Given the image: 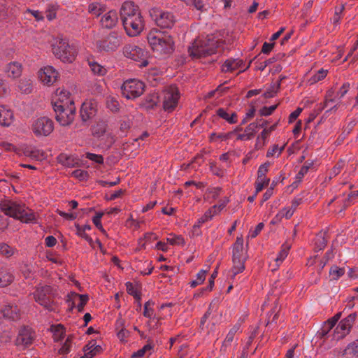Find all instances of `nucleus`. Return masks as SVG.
I'll return each mask as SVG.
<instances>
[{"label":"nucleus","mask_w":358,"mask_h":358,"mask_svg":"<svg viewBox=\"0 0 358 358\" xmlns=\"http://www.w3.org/2000/svg\"><path fill=\"white\" fill-rule=\"evenodd\" d=\"M120 18L126 33L129 36L138 35L144 24L138 6L133 1H125L120 8Z\"/></svg>","instance_id":"nucleus-1"},{"label":"nucleus","mask_w":358,"mask_h":358,"mask_svg":"<svg viewBox=\"0 0 358 358\" xmlns=\"http://www.w3.org/2000/svg\"><path fill=\"white\" fill-rule=\"evenodd\" d=\"M148 41L153 51L159 55H170L174 51L173 39L165 32H150Z\"/></svg>","instance_id":"nucleus-2"},{"label":"nucleus","mask_w":358,"mask_h":358,"mask_svg":"<svg viewBox=\"0 0 358 358\" xmlns=\"http://www.w3.org/2000/svg\"><path fill=\"white\" fill-rule=\"evenodd\" d=\"M0 209L6 215L20 220L22 222H31L36 219L34 213L24 205H20L11 201H1Z\"/></svg>","instance_id":"nucleus-3"},{"label":"nucleus","mask_w":358,"mask_h":358,"mask_svg":"<svg viewBox=\"0 0 358 358\" xmlns=\"http://www.w3.org/2000/svg\"><path fill=\"white\" fill-rule=\"evenodd\" d=\"M217 41L214 38L195 40L191 47H189V55L194 58L206 57L216 52Z\"/></svg>","instance_id":"nucleus-4"},{"label":"nucleus","mask_w":358,"mask_h":358,"mask_svg":"<svg viewBox=\"0 0 358 358\" xmlns=\"http://www.w3.org/2000/svg\"><path fill=\"white\" fill-rule=\"evenodd\" d=\"M247 259V253L243 252V238L238 237L232 249V278L245 270V262Z\"/></svg>","instance_id":"nucleus-5"},{"label":"nucleus","mask_w":358,"mask_h":358,"mask_svg":"<svg viewBox=\"0 0 358 358\" xmlns=\"http://www.w3.org/2000/svg\"><path fill=\"white\" fill-rule=\"evenodd\" d=\"M52 108L55 112V119L62 126H69L74 120L76 108L73 100L69 101V105L59 102H52Z\"/></svg>","instance_id":"nucleus-6"},{"label":"nucleus","mask_w":358,"mask_h":358,"mask_svg":"<svg viewBox=\"0 0 358 358\" xmlns=\"http://www.w3.org/2000/svg\"><path fill=\"white\" fill-rule=\"evenodd\" d=\"M52 52L55 55L63 62H73L77 55V50L73 45H70L65 39H60L53 45Z\"/></svg>","instance_id":"nucleus-7"},{"label":"nucleus","mask_w":358,"mask_h":358,"mask_svg":"<svg viewBox=\"0 0 358 358\" xmlns=\"http://www.w3.org/2000/svg\"><path fill=\"white\" fill-rule=\"evenodd\" d=\"M145 87L144 83L138 80H127L121 87L122 94L127 99H135L143 93Z\"/></svg>","instance_id":"nucleus-8"},{"label":"nucleus","mask_w":358,"mask_h":358,"mask_svg":"<svg viewBox=\"0 0 358 358\" xmlns=\"http://www.w3.org/2000/svg\"><path fill=\"white\" fill-rule=\"evenodd\" d=\"M121 44V37L116 31H111L108 36L96 41L99 51L114 52Z\"/></svg>","instance_id":"nucleus-9"},{"label":"nucleus","mask_w":358,"mask_h":358,"mask_svg":"<svg viewBox=\"0 0 358 358\" xmlns=\"http://www.w3.org/2000/svg\"><path fill=\"white\" fill-rule=\"evenodd\" d=\"M123 53L125 57L141 62L140 67H145L149 64L147 59L148 52L138 46L127 45L124 48Z\"/></svg>","instance_id":"nucleus-10"},{"label":"nucleus","mask_w":358,"mask_h":358,"mask_svg":"<svg viewBox=\"0 0 358 358\" xmlns=\"http://www.w3.org/2000/svg\"><path fill=\"white\" fill-rule=\"evenodd\" d=\"M31 129L36 136H48L54 130V122L48 117H41L34 122Z\"/></svg>","instance_id":"nucleus-11"},{"label":"nucleus","mask_w":358,"mask_h":358,"mask_svg":"<svg viewBox=\"0 0 358 358\" xmlns=\"http://www.w3.org/2000/svg\"><path fill=\"white\" fill-rule=\"evenodd\" d=\"M33 331L29 327H24L19 331L15 344L26 348L31 345L34 341Z\"/></svg>","instance_id":"nucleus-12"},{"label":"nucleus","mask_w":358,"mask_h":358,"mask_svg":"<svg viewBox=\"0 0 358 358\" xmlns=\"http://www.w3.org/2000/svg\"><path fill=\"white\" fill-rule=\"evenodd\" d=\"M153 12L156 16V23L159 27L162 28H171L173 26L175 18L172 13L158 10H154Z\"/></svg>","instance_id":"nucleus-13"},{"label":"nucleus","mask_w":358,"mask_h":358,"mask_svg":"<svg viewBox=\"0 0 358 358\" xmlns=\"http://www.w3.org/2000/svg\"><path fill=\"white\" fill-rule=\"evenodd\" d=\"M179 99V92L177 88L171 90V92H168L163 101V108L164 110L171 112L174 110L178 104Z\"/></svg>","instance_id":"nucleus-14"},{"label":"nucleus","mask_w":358,"mask_h":358,"mask_svg":"<svg viewBox=\"0 0 358 358\" xmlns=\"http://www.w3.org/2000/svg\"><path fill=\"white\" fill-rule=\"evenodd\" d=\"M96 111L95 103L91 101L84 102L81 106L80 111V116L83 122H86L87 120L94 117Z\"/></svg>","instance_id":"nucleus-15"},{"label":"nucleus","mask_w":358,"mask_h":358,"mask_svg":"<svg viewBox=\"0 0 358 358\" xmlns=\"http://www.w3.org/2000/svg\"><path fill=\"white\" fill-rule=\"evenodd\" d=\"M43 83L52 85L57 80L58 72L52 66H46L41 69L39 74Z\"/></svg>","instance_id":"nucleus-16"},{"label":"nucleus","mask_w":358,"mask_h":358,"mask_svg":"<svg viewBox=\"0 0 358 358\" xmlns=\"http://www.w3.org/2000/svg\"><path fill=\"white\" fill-rule=\"evenodd\" d=\"M117 13L115 10H110L106 13L101 19V24L103 27L112 29L117 22Z\"/></svg>","instance_id":"nucleus-17"},{"label":"nucleus","mask_w":358,"mask_h":358,"mask_svg":"<svg viewBox=\"0 0 358 358\" xmlns=\"http://www.w3.org/2000/svg\"><path fill=\"white\" fill-rule=\"evenodd\" d=\"M3 317L12 320L20 318V309L17 306H6L1 310Z\"/></svg>","instance_id":"nucleus-18"},{"label":"nucleus","mask_w":358,"mask_h":358,"mask_svg":"<svg viewBox=\"0 0 358 358\" xmlns=\"http://www.w3.org/2000/svg\"><path fill=\"white\" fill-rule=\"evenodd\" d=\"M6 73L8 76L12 78H16L21 76L22 65L17 62L9 63L6 67Z\"/></svg>","instance_id":"nucleus-19"},{"label":"nucleus","mask_w":358,"mask_h":358,"mask_svg":"<svg viewBox=\"0 0 358 358\" xmlns=\"http://www.w3.org/2000/svg\"><path fill=\"white\" fill-rule=\"evenodd\" d=\"M71 296L79 298L80 303L77 306L78 311L81 313L84 310V307L87 304L89 300V296L87 294H80L74 292H71L67 295L66 303H69L71 301Z\"/></svg>","instance_id":"nucleus-20"},{"label":"nucleus","mask_w":358,"mask_h":358,"mask_svg":"<svg viewBox=\"0 0 358 358\" xmlns=\"http://www.w3.org/2000/svg\"><path fill=\"white\" fill-rule=\"evenodd\" d=\"M159 101V96L157 94L153 93L148 95L144 100L141 103L140 106L148 110L153 109L157 105Z\"/></svg>","instance_id":"nucleus-21"},{"label":"nucleus","mask_w":358,"mask_h":358,"mask_svg":"<svg viewBox=\"0 0 358 358\" xmlns=\"http://www.w3.org/2000/svg\"><path fill=\"white\" fill-rule=\"evenodd\" d=\"M243 64V61L241 59H227L222 65V71L223 72L233 71Z\"/></svg>","instance_id":"nucleus-22"},{"label":"nucleus","mask_w":358,"mask_h":358,"mask_svg":"<svg viewBox=\"0 0 358 358\" xmlns=\"http://www.w3.org/2000/svg\"><path fill=\"white\" fill-rule=\"evenodd\" d=\"M58 163L68 167H73L78 164V159L73 156L61 153L57 158Z\"/></svg>","instance_id":"nucleus-23"},{"label":"nucleus","mask_w":358,"mask_h":358,"mask_svg":"<svg viewBox=\"0 0 358 358\" xmlns=\"http://www.w3.org/2000/svg\"><path fill=\"white\" fill-rule=\"evenodd\" d=\"M13 113L10 110H6L4 107H0V124L3 126H9L12 123Z\"/></svg>","instance_id":"nucleus-24"},{"label":"nucleus","mask_w":358,"mask_h":358,"mask_svg":"<svg viewBox=\"0 0 358 358\" xmlns=\"http://www.w3.org/2000/svg\"><path fill=\"white\" fill-rule=\"evenodd\" d=\"M53 291V288L50 285H45L41 287H38L36 290V293L35 294L36 301L45 300L48 296H50Z\"/></svg>","instance_id":"nucleus-25"},{"label":"nucleus","mask_w":358,"mask_h":358,"mask_svg":"<svg viewBox=\"0 0 358 358\" xmlns=\"http://www.w3.org/2000/svg\"><path fill=\"white\" fill-rule=\"evenodd\" d=\"M216 113L220 117L225 120L230 124H235L237 122V114L235 112L229 115L224 108H220L217 110Z\"/></svg>","instance_id":"nucleus-26"},{"label":"nucleus","mask_w":358,"mask_h":358,"mask_svg":"<svg viewBox=\"0 0 358 358\" xmlns=\"http://www.w3.org/2000/svg\"><path fill=\"white\" fill-rule=\"evenodd\" d=\"M356 317L357 314L355 313L350 314L347 317L340 322L338 327L343 331L347 330L348 332L352 327Z\"/></svg>","instance_id":"nucleus-27"},{"label":"nucleus","mask_w":358,"mask_h":358,"mask_svg":"<svg viewBox=\"0 0 358 358\" xmlns=\"http://www.w3.org/2000/svg\"><path fill=\"white\" fill-rule=\"evenodd\" d=\"M107 124L105 121L97 122L92 128V132L94 136L100 137L103 136L106 131Z\"/></svg>","instance_id":"nucleus-28"},{"label":"nucleus","mask_w":358,"mask_h":358,"mask_svg":"<svg viewBox=\"0 0 358 358\" xmlns=\"http://www.w3.org/2000/svg\"><path fill=\"white\" fill-rule=\"evenodd\" d=\"M240 329V324H236L229 331L228 334L227 335L221 347V350L226 351V347L232 341L234 340V336L236 334V333Z\"/></svg>","instance_id":"nucleus-29"},{"label":"nucleus","mask_w":358,"mask_h":358,"mask_svg":"<svg viewBox=\"0 0 358 358\" xmlns=\"http://www.w3.org/2000/svg\"><path fill=\"white\" fill-rule=\"evenodd\" d=\"M343 355L358 357V340L352 342L346 347Z\"/></svg>","instance_id":"nucleus-30"},{"label":"nucleus","mask_w":358,"mask_h":358,"mask_svg":"<svg viewBox=\"0 0 358 358\" xmlns=\"http://www.w3.org/2000/svg\"><path fill=\"white\" fill-rule=\"evenodd\" d=\"M285 55V54L278 53L273 57L265 60L263 63H261L260 65L257 67V69L264 71L267 66L275 62L278 60L282 59Z\"/></svg>","instance_id":"nucleus-31"},{"label":"nucleus","mask_w":358,"mask_h":358,"mask_svg":"<svg viewBox=\"0 0 358 358\" xmlns=\"http://www.w3.org/2000/svg\"><path fill=\"white\" fill-rule=\"evenodd\" d=\"M106 106L107 108L113 113L120 111V105L115 97L108 96L106 100Z\"/></svg>","instance_id":"nucleus-32"},{"label":"nucleus","mask_w":358,"mask_h":358,"mask_svg":"<svg viewBox=\"0 0 358 358\" xmlns=\"http://www.w3.org/2000/svg\"><path fill=\"white\" fill-rule=\"evenodd\" d=\"M327 244V240L324 234H318L315 243V252H318L323 250Z\"/></svg>","instance_id":"nucleus-33"},{"label":"nucleus","mask_w":358,"mask_h":358,"mask_svg":"<svg viewBox=\"0 0 358 358\" xmlns=\"http://www.w3.org/2000/svg\"><path fill=\"white\" fill-rule=\"evenodd\" d=\"M13 276L9 273L0 271V287H6L13 281Z\"/></svg>","instance_id":"nucleus-34"},{"label":"nucleus","mask_w":358,"mask_h":358,"mask_svg":"<svg viewBox=\"0 0 358 358\" xmlns=\"http://www.w3.org/2000/svg\"><path fill=\"white\" fill-rule=\"evenodd\" d=\"M52 329H54V340L59 341L62 339L64 336V327L62 324H57V326H52Z\"/></svg>","instance_id":"nucleus-35"},{"label":"nucleus","mask_w":358,"mask_h":358,"mask_svg":"<svg viewBox=\"0 0 358 358\" xmlns=\"http://www.w3.org/2000/svg\"><path fill=\"white\" fill-rule=\"evenodd\" d=\"M328 70H325L324 69H320L317 73L311 77L310 81L312 84L316 83L322 80H323L327 75Z\"/></svg>","instance_id":"nucleus-36"},{"label":"nucleus","mask_w":358,"mask_h":358,"mask_svg":"<svg viewBox=\"0 0 358 358\" xmlns=\"http://www.w3.org/2000/svg\"><path fill=\"white\" fill-rule=\"evenodd\" d=\"M127 292L129 294L133 296L134 299L137 301V302H139L141 300V293L137 292L136 290H134L133 284L130 282H127L125 284Z\"/></svg>","instance_id":"nucleus-37"},{"label":"nucleus","mask_w":358,"mask_h":358,"mask_svg":"<svg viewBox=\"0 0 358 358\" xmlns=\"http://www.w3.org/2000/svg\"><path fill=\"white\" fill-rule=\"evenodd\" d=\"M19 88L25 94L30 93L31 91V83L30 80H21L19 83Z\"/></svg>","instance_id":"nucleus-38"},{"label":"nucleus","mask_w":358,"mask_h":358,"mask_svg":"<svg viewBox=\"0 0 358 358\" xmlns=\"http://www.w3.org/2000/svg\"><path fill=\"white\" fill-rule=\"evenodd\" d=\"M89 65L90 66L92 71L95 74L103 76L106 72V69L96 62H90Z\"/></svg>","instance_id":"nucleus-39"},{"label":"nucleus","mask_w":358,"mask_h":358,"mask_svg":"<svg viewBox=\"0 0 358 358\" xmlns=\"http://www.w3.org/2000/svg\"><path fill=\"white\" fill-rule=\"evenodd\" d=\"M345 273V269L339 268L336 266H333L329 270V274L333 275L334 280H337L339 277L342 276Z\"/></svg>","instance_id":"nucleus-40"},{"label":"nucleus","mask_w":358,"mask_h":358,"mask_svg":"<svg viewBox=\"0 0 358 358\" xmlns=\"http://www.w3.org/2000/svg\"><path fill=\"white\" fill-rule=\"evenodd\" d=\"M313 165V162H306L297 173L296 178L301 180Z\"/></svg>","instance_id":"nucleus-41"},{"label":"nucleus","mask_w":358,"mask_h":358,"mask_svg":"<svg viewBox=\"0 0 358 358\" xmlns=\"http://www.w3.org/2000/svg\"><path fill=\"white\" fill-rule=\"evenodd\" d=\"M269 166L270 163L267 162L259 166L257 172V180H262V179L263 178H266V174L268 172Z\"/></svg>","instance_id":"nucleus-42"},{"label":"nucleus","mask_w":358,"mask_h":358,"mask_svg":"<svg viewBox=\"0 0 358 358\" xmlns=\"http://www.w3.org/2000/svg\"><path fill=\"white\" fill-rule=\"evenodd\" d=\"M234 134V131H230V132H228L226 134L220 133L219 134H217L216 133H212L210 136V141H213L214 139V137L220 138L222 141H226L227 139L231 138Z\"/></svg>","instance_id":"nucleus-43"},{"label":"nucleus","mask_w":358,"mask_h":358,"mask_svg":"<svg viewBox=\"0 0 358 358\" xmlns=\"http://www.w3.org/2000/svg\"><path fill=\"white\" fill-rule=\"evenodd\" d=\"M72 175L80 180H86L89 178L88 172L80 169L73 171Z\"/></svg>","instance_id":"nucleus-44"},{"label":"nucleus","mask_w":358,"mask_h":358,"mask_svg":"<svg viewBox=\"0 0 358 358\" xmlns=\"http://www.w3.org/2000/svg\"><path fill=\"white\" fill-rule=\"evenodd\" d=\"M258 128V124L256 122L250 123L245 129V132L248 134V138L254 137L256 129Z\"/></svg>","instance_id":"nucleus-45"},{"label":"nucleus","mask_w":358,"mask_h":358,"mask_svg":"<svg viewBox=\"0 0 358 358\" xmlns=\"http://www.w3.org/2000/svg\"><path fill=\"white\" fill-rule=\"evenodd\" d=\"M278 104H275L273 106H271L270 107L264 106L262 108H261L259 111V115L261 116H268L271 115L277 108Z\"/></svg>","instance_id":"nucleus-46"},{"label":"nucleus","mask_w":358,"mask_h":358,"mask_svg":"<svg viewBox=\"0 0 358 358\" xmlns=\"http://www.w3.org/2000/svg\"><path fill=\"white\" fill-rule=\"evenodd\" d=\"M0 253L7 257L13 255V252L12 248L6 243L0 244Z\"/></svg>","instance_id":"nucleus-47"},{"label":"nucleus","mask_w":358,"mask_h":358,"mask_svg":"<svg viewBox=\"0 0 358 358\" xmlns=\"http://www.w3.org/2000/svg\"><path fill=\"white\" fill-rule=\"evenodd\" d=\"M290 249V245H282V249L280 252L278 256L275 258V261L276 263L278 262H282L288 255V251Z\"/></svg>","instance_id":"nucleus-48"},{"label":"nucleus","mask_w":358,"mask_h":358,"mask_svg":"<svg viewBox=\"0 0 358 358\" xmlns=\"http://www.w3.org/2000/svg\"><path fill=\"white\" fill-rule=\"evenodd\" d=\"M86 157L87 159H89L97 164H101L103 163V157L101 155H96V154L88 152L86 154Z\"/></svg>","instance_id":"nucleus-49"},{"label":"nucleus","mask_w":358,"mask_h":358,"mask_svg":"<svg viewBox=\"0 0 358 358\" xmlns=\"http://www.w3.org/2000/svg\"><path fill=\"white\" fill-rule=\"evenodd\" d=\"M103 351V348L101 345H97L94 347L92 349L90 350L88 352H85V357H90V358H93L96 355L100 354Z\"/></svg>","instance_id":"nucleus-50"},{"label":"nucleus","mask_w":358,"mask_h":358,"mask_svg":"<svg viewBox=\"0 0 358 358\" xmlns=\"http://www.w3.org/2000/svg\"><path fill=\"white\" fill-rule=\"evenodd\" d=\"M166 241L172 245H185V240L181 236H174L173 238H168Z\"/></svg>","instance_id":"nucleus-51"},{"label":"nucleus","mask_w":358,"mask_h":358,"mask_svg":"<svg viewBox=\"0 0 358 358\" xmlns=\"http://www.w3.org/2000/svg\"><path fill=\"white\" fill-rule=\"evenodd\" d=\"M341 316V312L336 313L333 317L329 319L326 322H324L325 327L328 326L329 329H332L335 326L338 320L340 319Z\"/></svg>","instance_id":"nucleus-52"},{"label":"nucleus","mask_w":358,"mask_h":358,"mask_svg":"<svg viewBox=\"0 0 358 358\" xmlns=\"http://www.w3.org/2000/svg\"><path fill=\"white\" fill-rule=\"evenodd\" d=\"M217 269H218V267L217 266V268L215 269V271L211 274V276L208 281V285L207 286L206 288L203 289L201 292H203V290L212 291L213 286H214V280L217 275Z\"/></svg>","instance_id":"nucleus-53"},{"label":"nucleus","mask_w":358,"mask_h":358,"mask_svg":"<svg viewBox=\"0 0 358 358\" xmlns=\"http://www.w3.org/2000/svg\"><path fill=\"white\" fill-rule=\"evenodd\" d=\"M345 165V162L342 159L339 160L337 164L334 166L331 171V174L334 176H337L341 171V169L343 168Z\"/></svg>","instance_id":"nucleus-54"},{"label":"nucleus","mask_w":358,"mask_h":358,"mask_svg":"<svg viewBox=\"0 0 358 358\" xmlns=\"http://www.w3.org/2000/svg\"><path fill=\"white\" fill-rule=\"evenodd\" d=\"M71 342V338L68 337L66 340L64 344L59 349V353L61 355H66L69 352L70 350V343Z\"/></svg>","instance_id":"nucleus-55"},{"label":"nucleus","mask_w":358,"mask_h":358,"mask_svg":"<svg viewBox=\"0 0 358 358\" xmlns=\"http://www.w3.org/2000/svg\"><path fill=\"white\" fill-rule=\"evenodd\" d=\"M31 157L36 160H42L45 158V152L38 149L32 150Z\"/></svg>","instance_id":"nucleus-56"},{"label":"nucleus","mask_w":358,"mask_h":358,"mask_svg":"<svg viewBox=\"0 0 358 358\" xmlns=\"http://www.w3.org/2000/svg\"><path fill=\"white\" fill-rule=\"evenodd\" d=\"M56 213L61 217H63L69 220H73L77 217L76 213H67L59 209H57Z\"/></svg>","instance_id":"nucleus-57"},{"label":"nucleus","mask_w":358,"mask_h":358,"mask_svg":"<svg viewBox=\"0 0 358 358\" xmlns=\"http://www.w3.org/2000/svg\"><path fill=\"white\" fill-rule=\"evenodd\" d=\"M278 123L273 124L268 129H264L262 132L261 133V138L263 141H265L267 136L276 129Z\"/></svg>","instance_id":"nucleus-58"},{"label":"nucleus","mask_w":358,"mask_h":358,"mask_svg":"<svg viewBox=\"0 0 358 358\" xmlns=\"http://www.w3.org/2000/svg\"><path fill=\"white\" fill-rule=\"evenodd\" d=\"M210 169L214 175L219 176V177H222V176H223L222 171L220 169H219L218 167H217L214 162H210Z\"/></svg>","instance_id":"nucleus-59"},{"label":"nucleus","mask_w":358,"mask_h":358,"mask_svg":"<svg viewBox=\"0 0 358 358\" xmlns=\"http://www.w3.org/2000/svg\"><path fill=\"white\" fill-rule=\"evenodd\" d=\"M150 304H153V303L151 302L150 301H147L144 304L143 315L146 317H151V315L153 313V310L151 308L149 309L148 308V306H150Z\"/></svg>","instance_id":"nucleus-60"},{"label":"nucleus","mask_w":358,"mask_h":358,"mask_svg":"<svg viewBox=\"0 0 358 358\" xmlns=\"http://www.w3.org/2000/svg\"><path fill=\"white\" fill-rule=\"evenodd\" d=\"M274 45H275L274 43H268L267 42H264L262 45L261 52L264 54H268L273 50Z\"/></svg>","instance_id":"nucleus-61"},{"label":"nucleus","mask_w":358,"mask_h":358,"mask_svg":"<svg viewBox=\"0 0 358 358\" xmlns=\"http://www.w3.org/2000/svg\"><path fill=\"white\" fill-rule=\"evenodd\" d=\"M129 334L130 332L127 329H126L125 328H122L119 330L117 335L121 341H124V338L129 336Z\"/></svg>","instance_id":"nucleus-62"},{"label":"nucleus","mask_w":358,"mask_h":358,"mask_svg":"<svg viewBox=\"0 0 358 358\" xmlns=\"http://www.w3.org/2000/svg\"><path fill=\"white\" fill-rule=\"evenodd\" d=\"M45 245L48 248L55 246L57 243V239L53 236H48L45 239Z\"/></svg>","instance_id":"nucleus-63"},{"label":"nucleus","mask_w":358,"mask_h":358,"mask_svg":"<svg viewBox=\"0 0 358 358\" xmlns=\"http://www.w3.org/2000/svg\"><path fill=\"white\" fill-rule=\"evenodd\" d=\"M302 111L301 108H297L294 112H292L289 117V122L291 123L294 122L296 118L299 116L300 113Z\"/></svg>","instance_id":"nucleus-64"}]
</instances>
